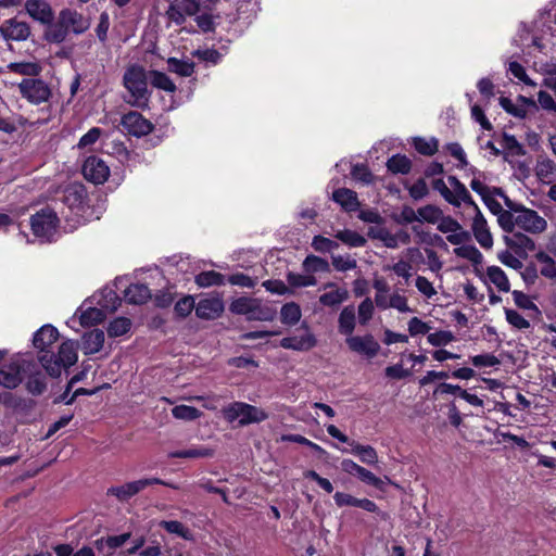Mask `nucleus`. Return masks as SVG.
<instances>
[{"label":"nucleus","instance_id":"f257e3e1","mask_svg":"<svg viewBox=\"0 0 556 556\" xmlns=\"http://www.w3.org/2000/svg\"><path fill=\"white\" fill-rule=\"evenodd\" d=\"M508 210L498 216V225L506 232H513L519 228L530 233H541L547 227V222L538 212L516 204L506 199Z\"/></svg>","mask_w":556,"mask_h":556},{"label":"nucleus","instance_id":"f03ea898","mask_svg":"<svg viewBox=\"0 0 556 556\" xmlns=\"http://www.w3.org/2000/svg\"><path fill=\"white\" fill-rule=\"evenodd\" d=\"M146 71L141 66H131L124 74V86L129 92L127 102L132 106L146 108L149 103Z\"/></svg>","mask_w":556,"mask_h":556},{"label":"nucleus","instance_id":"7ed1b4c3","mask_svg":"<svg viewBox=\"0 0 556 556\" xmlns=\"http://www.w3.org/2000/svg\"><path fill=\"white\" fill-rule=\"evenodd\" d=\"M39 361L50 376L59 377L63 368L77 362V344L75 341L67 340L61 344L56 356L47 352L39 356Z\"/></svg>","mask_w":556,"mask_h":556},{"label":"nucleus","instance_id":"20e7f679","mask_svg":"<svg viewBox=\"0 0 556 556\" xmlns=\"http://www.w3.org/2000/svg\"><path fill=\"white\" fill-rule=\"evenodd\" d=\"M230 311L235 314L245 315L249 320L269 321L273 320L276 311L264 305L260 300L253 298H239L230 304Z\"/></svg>","mask_w":556,"mask_h":556},{"label":"nucleus","instance_id":"39448f33","mask_svg":"<svg viewBox=\"0 0 556 556\" xmlns=\"http://www.w3.org/2000/svg\"><path fill=\"white\" fill-rule=\"evenodd\" d=\"M223 415L229 422L238 420L240 426L261 422L268 417L267 413L262 408L243 402H233L225 406Z\"/></svg>","mask_w":556,"mask_h":556},{"label":"nucleus","instance_id":"423d86ee","mask_svg":"<svg viewBox=\"0 0 556 556\" xmlns=\"http://www.w3.org/2000/svg\"><path fill=\"white\" fill-rule=\"evenodd\" d=\"M33 233L42 241H52L59 226V218L51 208H42L30 218Z\"/></svg>","mask_w":556,"mask_h":556},{"label":"nucleus","instance_id":"0eeeda50","mask_svg":"<svg viewBox=\"0 0 556 556\" xmlns=\"http://www.w3.org/2000/svg\"><path fill=\"white\" fill-rule=\"evenodd\" d=\"M20 93L31 104H41L51 97V89L46 81L39 78H24L18 84Z\"/></svg>","mask_w":556,"mask_h":556},{"label":"nucleus","instance_id":"6e6552de","mask_svg":"<svg viewBox=\"0 0 556 556\" xmlns=\"http://www.w3.org/2000/svg\"><path fill=\"white\" fill-rule=\"evenodd\" d=\"M327 432L338 441L342 443H349V438L342 433L334 425H328ZM350 453L357 456L362 463L369 466H374L378 463V454L372 446L362 445L355 441L350 442Z\"/></svg>","mask_w":556,"mask_h":556},{"label":"nucleus","instance_id":"1a4fd4ad","mask_svg":"<svg viewBox=\"0 0 556 556\" xmlns=\"http://www.w3.org/2000/svg\"><path fill=\"white\" fill-rule=\"evenodd\" d=\"M317 344V339L309 326L303 323L293 336L281 339L280 346L299 352L309 351Z\"/></svg>","mask_w":556,"mask_h":556},{"label":"nucleus","instance_id":"9d476101","mask_svg":"<svg viewBox=\"0 0 556 556\" xmlns=\"http://www.w3.org/2000/svg\"><path fill=\"white\" fill-rule=\"evenodd\" d=\"M349 349L368 359L377 356L380 345L371 334L350 336L345 340Z\"/></svg>","mask_w":556,"mask_h":556},{"label":"nucleus","instance_id":"9b49d317","mask_svg":"<svg viewBox=\"0 0 556 556\" xmlns=\"http://www.w3.org/2000/svg\"><path fill=\"white\" fill-rule=\"evenodd\" d=\"M30 36L28 23L15 17L9 18L0 26V39L7 41H24Z\"/></svg>","mask_w":556,"mask_h":556},{"label":"nucleus","instance_id":"f8f14e48","mask_svg":"<svg viewBox=\"0 0 556 556\" xmlns=\"http://www.w3.org/2000/svg\"><path fill=\"white\" fill-rule=\"evenodd\" d=\"M468 207L473 212L471 229L476 240L483 249H491L493 245V238L483 214L476 203L475 205H468Z\"/></svg>","mask_w":556,"mask_h":556},{"label":"nucleus","instance_id":"ddd939ff","mask_svg":"<svg viewBox=\"0 0 556 556\" xmlns=\"http://www.w3.org/2000/svg\"><path fill=\"white\" fill-rule=\"evenodd\" d=\"M199 11V4L195 0H170L166 11L167 18L180 25L187 16L194 15Z\"/></svg>","mask_w":556,"mask_h":556},{"label":"nucleus","instance_id":"4468645a","mask_svg":"<svg viewBox=\"0 0 556 556\" xmlns=\"http://www.w3.org/2000/svg\"><path fill=\"white\" fill-rule=\"evenodd\" d=\"M323 293L319 295V303L329 308H338L349 299V291L334 282H327L323 286Z\"/></svg>","mask_w":556,"mask_h":556},{"label":"nucleus","instance_id":"2eb2a0df","mask_svg":"<svg viewBox=\"0 0 556 556\" xmlns=\"http://www.w3.org/2000/svg\"><path fill=\"white\" fill-rule=\"evenodd\" d=\"M122 126L131 136L142 137L150 134L153 125L138 112H128L122 117Z\"/></svg>","mask_w":556,"mask_h":556},{"label":"nucleus","instance_id":"dca6fc26","mask_svg":"<svg viewBox=\"0 0 556 556\" xmlns=\"http://www.w3.org/2000/svg\"><path fill=\"white\" fill-rule=\"evenodd\" d=\"M83 174L87 180L103 184L109 178L110 168L103 160L90 156L84 163Z\"/></svg>","mask_w":556,"mask_h":556},{"label":"nucleus","instance_id":"f3484780","mask_svg":"<svg viewBox=\"0 0 556 556\" xmlns=\"http://www.w3.org/2000/svg\"><path fill=\"white\" fill-rule=\"evenodd\" d=\"M24 8L33 20L41 24H50L54 18V12L46 0H26Z\"/></svg>","mask_w":556,"mask_h":556},{"label":"nucleus","instance_id":"a211bd4d","mask_svg":"<svg viewBox=\"0 0 556 556\" xmlns=\"http://www.w3.org/2000/svg\"><path fill=\"white\" fill-rule=\"evenodd\" d=\"M224 312V302L217 295L204 298L195 306V314L201 319H215Z\"/></svg>","mask_w":556,"mask_h":556},{"label":"nucleus","instance_id":"6ab92c4d","mask_svg":"<svg viewBox=\"0 0 556 556\" xmlns=\"http://www.w3.org/2000/svg\"><path fill=\"white\" fill-rule=\"evenodd\" d=\"M106 313L103 308L97 306L88 305V302L86 301L75 313L73 317V321H75V318L78 317L79 323L81 326H93L97 324L102 323L105 317Z\"/></svg>","mask_w":556,"mask_h":556},{"label":"nucleus","instance_id":"aec40b11","mask_svg":"<svg viewBox=\"0 0 556 556\" xmlns=\"http://www.w3.org/2000/svg\"><path fill=\"white\" fill-rule=\"evenodd\" d=\"M24 365L20 361H13L0 369V384L8 389L16 388L23 379Z\"/></svg>","mask_w":556,"mask_h":556},{"label":"nucleus","instance_id":"412c9836","mask_svg":"<svg viewBox=\"0 0 556 556\" xmlns=\"http://www.w3.org/2000/svg\"><path fill=\"white\" fill-rule=\"evenodd\" d=\"M60 16L68 33L83 34L90 26L87 17L70 9L62 10Z\"/></svg>","mask_w":556,"mask_h":556},{"label":"nucleus","instance_id":"4be33fe9","mask_svg":"<svg viewBox=\"0 0 556 556\" xmlns=\"http://www.w3.org/2000/svg\"><path fill=\"white\" fill-rule=\"evenodd\" d=\"M89 302L90 304H97L99 307L103 308L106 314H109L117 309L121 304V299L113 289L104 288L93 294Z\"/></svg>","mask_w":556,"mask_h":556},{"label":"nucleus","instance_id":"5701e85b","mask_svg":"<svg viewBox=\"0 0 556 556\" xmlns=\"http://www.w3.org/2000/svg\"><path fill=\"white\" fill-rule=\"evenodd\" d=\"M59 331L51 325L42 326L34 336V345L41 354L50 352V346L58 340Z\"/></svg>","mask_w":556,"mask_h":556},{"label":"nucleus","instance_id":"b1692460","mask_svg":"<svg viewBox=\"0 0 556 556\" xmlns=\"http://www.w3.org/2000/svg\"><path fill=\"white\" fill-rule=\"evenodd\" d=\"M105 340L104 332L100 329H93L86 332L81 338V350L85 354H96L101 351Z\"/></svg>","mask_w":556,"mask_h":556},{"label":"nucleus","instance_id":"393cba45","mask_svg":"<svg viewBox=\"0 0 556 556\" xmlns=\"http://www.w3.org/2000/svg\"><path fill=\"white\" fill-rule=\"evenodd\" d=\"M332 199L346 212H355L361 206L356 192L348 188L333 191Z\"/></svg>","mask_w":556,"mask_h":556},{"label":"nucleus","instance_id":"a878e982","mask_svg":"<svg viewBox=\"0 0 556 556\" xmlns=\"http://www.w3.org/2000/svg\"><path fill=\"white\" fill-rule=\"evenodd\" d=\"M141 491H142V483L140 482V480H136V481H130V482L124 483L122 485L111 486L108 490V494L113 495L117 500L124 502V501L131 498L132 496H135L136 494H138Z\"/></svg>","mask_w":556,"mask_h":556},{"label":"nucleus","instance_id":"bb28decb","mask_svg":"<svg viewBox=\"0 0 556 556\" xmlns=\"http://www.w3.org/2000/svg\"><path fill=\"white\" fill-rule=\"evenodd\" d=\"M447 182L452 190V197L456 199V207H459L462 203L468 205H475V201L472 200L469 191L465 187L463 182L458 180L455 176H448Z\"/></svg>","mask_w":556,"mask_h":556},{"label":"nucleus","instance_id":"cd10ccee","mask_svg":"<svg viewBox=\"0 0 556 556\" xmlns=\"http://www.w3.org/2000/svg\"><path fill=\"white\" fill-rule=\"evenodd\" d=\"M338 328L341 334L352 336L356 326L355 308L353 305L343 307L338 318Z\"/></svg>","mask_w":556,"mask_h":556},{"label":"nucleus","instance_id":"c85d7f7f","mask_svg":"<svg viewBox=\"0 0 556 556\" xmlns=\"http://www.w3.org/2000/svg\"><path fill=\"white\" fill-rule=\"evenodd\" d=\"M151 298L150 289L146 285H130L125 291V299L131 304H143Z\"/></svg>","mask_w":556,"mask_h":556},{"label":"nucleus","instance_id":"c756f323","mask_svg":"<svg viewBox=\"0 0 556 556\" xmlns=\"http://www.w3.org/2000/svg\"><path fill=\"white\" fill-rule=\"evenodd\" d=\"M486 278L493 283L500 292H509L510 283L505 271L498 266H489L486 268Z\"/></svg>","mask_w":556,"mask_h":556},{"label":"nucleus","instance_id":"7c9ffc66","mask_svg":"<svg viewBox=\"0 0 556 556\" xmlns=\"http://www.w3.org/2000/svg\"><path fill=\"white\" fill-rule=\"evenodd\" d=\"M215 454V450L207 446H195L187 450L175 451L168 454L169 458H210Z\"/></svg>","mask_w":556,"mask_h":556},{"label":"nucleus","instance_id":"2f4dec72","mask_svg":"<svg viewBox=\"0 0 556 556\" xmlns=\"http://www.w3.org/2000/svg\"><path fill=\"white\" fill-rule=\"evenodd\" d=\"M47 28L45 30V38L49 42L60 43L63 42L68 34L65 24L62 23V18L59 15L58 21L55 23L50 22V24H46Z\"/></svg>","mask_w":556,"mask_h":556},{"label":"nucleus","instance_id":"473e14b6","mask_svg":"<svg viewBox=\"0 0 556 556\" xmlns=\"http://www.w3.org/2000/svg\"><path fill=\"white\" fill-rule=\"evenodd\" d=\"M535 260L541 264L540 274L556 282V263L554 258L544 251L535 254Z\"/></svg>","mask_w":556,"mask_h":556},{"label":"nucleus","instance_id":"72a5a7b5","mask_svg":"<svg viewBox=\"0 0 556 556\" xmlns=\"http://www.w3.org/2000/svg\"><path fill=\"white\" fill-rule=\"evenodd\" d=\"M302 317V311L298 303L289 302L280 309V320L283 325L294 326Z\"/></svg>","mask_w":556,"mask_h":556},{"label":"nucleus","instance_id":"f704fd0d","mask_svg":"<svg viewBox=\"0 0 556 556\" xmlns=\"http://www.w3.org/2000/svg\"><path fill=\"white\" fill-rule=\"evenodd\" d=\"M535 173L540 180L552 182L556 179V164L547 157L540 159L535 165Z\"/></svg>","mask_w":556,"mask_h":556},{"label":"nucleus","instance_id":"c9c22d12","mask_svg":"<svg viewBox=\"0 0 556 556\" xmlns=\"http://www.w3.org/2000/svg\"><path fill=\"white\" fill-rule=\"evenodd\" d=\"M510 233V236L505 237V241L510 248L522 250L525 252L535 250V242L527 235L514 231Z\"/></svg>","mask_w":556,"mask_h":556},{"label":"nucleus","instance_id":"e433bc0d","mask_svg":"<svg viewBox=\"0 0 556 556\" xmlns=\"http://www.w3.org/2000/svg\"><path fill=\"white\" fill-rule=\"evenodd\" d=\"M168 71L181 77H190L194 73V63L192 61L169 58L167 60Z\"/></svg>","mask_w":556,"mask_h":556},{"label":"nucleus","instance_id":"4c0bfd02","mask_svg":"<svg viewBox=\"0 0 556 556\" xmlns=\"http://www.w3.org/2000/svg\"><path fill=\"white\" fill-rule=\"evenodd\" d=\"M150 83L153 87L164 90L166 92H175L176 85L174 81L163 72L151 71L149 74Z\"/></svg>","mask_w":556,"mask_h":556},{"label":"nucleus","instance_id":"58836bf2","mask_svg":"<svg viewBox=\"0 0 556 556\" xmlns=\"http://www.w3.org/2000/svg\"><path fill=\"white\" fill-rule=\"evenodd\" d=\"M86 197L85 189L81 185H71L64 191V202L70 207L79 206Z\"/></svg>","mask_w":556,"mask_h":556},{"label":"nucleus","instance_id":"ea45409f","mask_svg":"<svg viewBox=\"0 0 556 556\" xmlns=\"http://www.w3.org/2000/svg\"><path fill=\"white\" fill-rule=\"evenodd\" d=\"M453 252L457 257L468 260L475 265L481 264L483 260L482 253L472 244L456 247Z\"/></svg>","mask_w":556,"mask_h":556},{"label":"nucleus","instance_id":"a19ab883","mask_svg":"<svg viewBox=\"0 0 556 556\" xmlns=\"http://www.w3.org/2000/svg\"><path fill=\"white\" fill-rule=\"evenodd\" d=\"M194 280L200 288H208L224 285L225 277L220 273L208 270L197 275Z\"/></svg>","mask_w":556,"mask_h":556},{"label":"nucleus","instance_id":"79ce46f5","mask_svg":"<svg viewBox=\"0 0 556 556\" xmlns=\"http://www.w3.org/2000/svg\"><path fill=\"white\" fill-rule=\"evenodd\" d=\"M160 527L172 534H176L187 541L193 540L192 532L177 520H162Z\"/></svg>","mask_w":556,"mask_h":556},{"label":"nucleus","instance_id":"37998d69","mask_svg":"<svg viewBox=\"0 0 556 556\" xmlns=\"http://www.w3.org/2000/svg\"><path fill=\"white\" fill-rule=\"evenodd\" d=\"M388 169L393 174H407L410 170V160L401 154L393 155L387 162Z\"/></svg>","mask_w":556,"mask_h":556},{"label":"nucleus","instance_id":"c03bdc74","mask_svg":"<svg viewBox=\"0 0 556 556\" xmlns=\"http://www.w3.org/2000/svg\"><path fill=\"white\" fill-rule=\"evenodd\" d=\"M303 268L306 273H328L330 267L329 263L316 255H308L303 261Z\"/></svg>","mask_w":556,"mask_h":556},{"label":"nucleus","instance_id":"a18cd8bd","mask_svg":"<svg viewBox=\"0 0 556 556\" xmlns=\"http://www.w3.org/2000/svg\"><path fill=\"white\" fill-rule=\"evenodd\" d=\"M418 214V222H426L429 224H438V222L441 219L443 212L440 207L435 205H425L422 207H419L417 210Z\"/></svg>","mask_w":556,"mask_h":556},{"label":"nucleus","instance_id":"49530a36","mask_svg":"<svg viewBox=\"0 0 556 556\" xmlns=\"http://www.w3.org/2000/svg\"><path fill=\"white\" fill-rule=\"evenodd\" d=\"M336 238L349 247H363L366 243V239L358 232L350 229L341 230L336 233Z\"/></svg>","mask_w":556,"mask_h":556},{"label":"nucleus","instance_id":"de8ad7c7","mask_svg":"<svg viewBox=\"0 0 556 556\" xmlns=\"http://www.w3.org/2000/svg\"><path fill=\"white\" fill-rule=\"evenodd\" d=\"M11 72L26 75L36 76L41 72V66L36 62H16L9 64Z\"/></svg>","mask_w":556,"mask_h":556},{"label":"nucleus","instance_id":"09e8293b","mask_svg":"<svg viewBox=\"0 0 556 556\" xmlns=\"http://www.w3.org/2000/svg\"><path fill=\"white\" fill-rule=\"evenodd\" d=\"M504 312L506 321L513 328L517 330H527L530 328V321L527 320L519 312L511 308H505Z\"/></svg>","mask_w":556,"mask_h":556},{"label":"nucleus","instance_id":"8fccbe9b","mask_svg":"<svg viewBox=\"0 0 556 556\" xmlns=\"http://www.w3.org/2000/svg\"><path fill=\"white\" fill-rule=\"evenodd\" d=\"M172 415L176 419L195 420L202 416V413L193 406L177 405L172 409Z\"/></svg>","mask_w":556,"mask_h":556},{"label":"nucleus","instance_id":"3c124183","mask_svg":"<svg viewBox=\"0 0 556 556\" xmlns=\"http://www.w3.org/2000/svg\"><path fill=\"white\" fill-rule=\"evenodd\" d=\"M287 281L292 288L311 287L317 283L313 275H303L298 273H288Z\"/></svg>","mask_w":556,"mask_h":556},{"label":"nucleus","instance_id":"603ef678","mask_svg":"<svg viewBox=\"0 0 556 556\" xmlns=\"http://www.w3.org/2000/svg\"><path fill=\"white\" fill-rule=\"evenodd\" d=\"M131 321L125 317H118L112 320L108 327L110 337H121L129 331Z\"/></svg>","mask_w":556,"mask_h":556},{"label":"nucleus","instance_id":"864d4df0","mask_svg":"<svg viewBox=\"0 0 556 556\" xmlns=\"http://www.w3.org/2000/svg\"><path fill=\"white\" fill-rule=\"evenodd\" d=\"M427 340L433 346H445L455 341V336L452 331L440 330L433 333H429Z\"/></svg>","mask_w":556,"mask_h":556},{"label":"nucleus","instance_id":"5fc2aeb1","mask_svg":"<svg viewBox=\"0 0 556 556\" xmlns=\"http://www.w3.org/2000/svg\"><path fill=\"white\" fill-rule=\"evenodd\" d=\"M375 312L374 302L370 298H366L361 302L357 308L358 321L362 325H367L368 321L372 318Z\"/></svg>","mask_w":556,"mask_h":556},{"label":"nucleus","instance_id":"6e6d98bb","mask_svg":"<svg viewBox=\"0 0 556 556\" xmlns=\"http://www.w3.org/2000/svg\"><path fill=\"white\" fill-rule=\"evenodd\" d=\"M414 147L420 154L432 155L438 150V140L434 138L429 140L424 138H416L414 140Z\"/></svg>","mask_w":556,"mask_h":556},{"label":"nucleus","instance_id":"4d7b16f0","mask_svg":"<svg viewBox=\"0 0 556 556\" xmlns=\"http://www.w3.org/2000/svg\"><path fill=\"white\" fill-rule=\"evenodd\" d=\"M514 303L522 309L539 312L538 305L530 299V296L522 291L514 290L511 292Z\"/></svg>","mask_w":556,"mask_h":556},{"label":"nucleus","instance_id":"13d9d810","mask_svg":"<svg viewBox=\"0 0 556 556\" xmlns=\"http://www.w3.org/2000/svg\"><path fill=\"white\" fill-rule=\"evenodd\" d=\"M26 388L34 395L41 394L46 390L45 377L39 372L31 375L26 381Z\"/></svg>","mask_w":556,"mask_h":556},{"label":"nucleus","instance_id":"bf43d9fd","mask_svg":"<svg viewBox=\"0 0 556 556\" xmlns=\"http://www.w3.org/2000/svg\"><path fill=\"white\" fill-rule=\"evenodd\" d=\"M501 106L509 114L523 118L527 115V110L523 105H519L517 103H514L510 99L502 97L500 99Z\"/></svg>","mask_w":556,"mask_h":556},{"label":"nucleus","instance_id":"052dcab7","mask_svg":"<svg viewBox=\"0 0 556 556\" xmlns=\"http://www.w3.org/2000/svg\"><path fill=\"white\" fill-rule=\"evenodd\" d=\"M351 175L353 179L369 185L374 181V176L367 166L357 164L352 167Z\"/></svg>","mask_w":556,"mask_h":556},{"label":"nucleus","instance_id":"680f3d73","mask_svg":"<svg viewBox=\"0 0 556 556\" xmlns=\"http://www.w3.org/2000/svg\"><path fill=\"white\" fill-rule=\"evenodd\" d=\"M332 265L338 271H348L356 268L357 263L356 260L350 257L349 255H333Z\"/></svg>","mask_w":556,"mask_h":556},{"label":"nucleus","instance_id":"e2e57ef3","mask_svg":"<svg viewBox=\"0 0 556 556\" xmlns=\"http://www.w3.org/2000/svg\"><path fill=\"white\" fill-rule=\"evenodd\" d=\"M502 147H503V149L508 151L511 155L525 154L522 146L511 135L504 134L503 139H502Z\"/></svg>","mask_w":556,"mask_h":556},{"label":"nucleus","instance_id":"0e129e2a","mask_svg":"<svg viewBox=\"0 0 556 556\" xmlns=\"http://www.w3.org/2000/svg\"><path fill=\"white\" fill-rule=\"evenodd\" d=\"M312 247L315 251L325 253L337 249L339 244L329 238L315 236L312 241Z\"/></svg>","mask_w":556,"mask_h":556},{"label":"nucleus","instance_id":"69168bd1","mask_svg":"<svg viewBox=\"0 0 556 556\" xmlns=\"http://www.w3.org/2000/svg\"><path fill=\"white\" fill-rule=\"evenodd\" d=\"M386 270H392L396 276L404 278L406 281L412 277L413 266L407 261H399L391 266L384 267Z\"/></svg>","mask_w":556,"mask_h":556},{"label":"nucleus","instance_id":"338daca9","mask_svg":"<svg viewBox=\"0 0 556 556\" xmlns=\"http://www.w3.org/2000/svg\"><path fill=\"white\" fill-rule=\"evenodd\" d=\"M415 286L417 290L427 299H432L437 294V290L432 282L424 276H417Z\"/></svg>","mask_w":556,"mask_h":556},{"label":"nucleus","instance_id":"774afa93","mask_svg":"<svg viewBox=\"0 0 556 556\" xmlns=\"http://www.w3.org/2000/svg\"><path fill=\"white\" fill-rule=\"evenodd\" d=\"M195 308L194 299L191 295L180 299L175 304V312L180 317L188 316Z\"/></svg>","mask_w":556,"mask_h":556}]
</instances>
